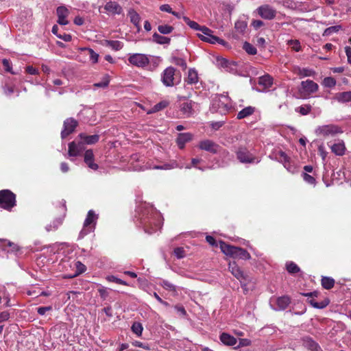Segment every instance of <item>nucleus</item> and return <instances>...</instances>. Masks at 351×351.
<instances>
[{
  "mask_svg": "<svg viewBox=\"0 0 351 351\" xmlns=\"http://www.w3.org/2000/svg\"><path fill=\"white\" fill-rule=\"evenodd\" d=\"M178 167V165L176 161L170 163H165L162 165H156L153 167L154 169L169 170Z\"/></svg>",
  "mask_w": 351,
  "mask_h": 351,
  "instance_id": "obj_37",
  "label": "nucleus"
},
{
  "mask_svg": "<svg viewBox=\"0 0 351 351\" xmlns=\"http://www.w3.org/2000/svg\"><path fill=\"white\" fill-rule=\"evenodd\" d=\"M132 332L136 334L138 337L141 336L143 332V326L139 322H134L132 326Z\"/></svg>",
  "mask_w": 351,
  "mask_h": 351,
  "instance_id": "obj_45",
  "label": "nucleus"
},
{
  "mask_svg": "<svg viewBox=\"0 0 351 351\" xmlns=\"http://www.w3.org/2000/svg\"><path fill=\"white\" fill-rule=\"evenodd\" d=\"M16 205V195L10 190L0 191V208L11 210Z\"/></svg>",
  "mask_w": 351,
  "mask_h": 351,
  "instance_id": "obj_5",
  "label": "nucleus"
},
{
  "mask_svg": "<svg viewBox=\"0 0 351 351\" xmlns=\"http://www.w3.org/2000/svg\"><path fill=\"white\" fill-rule=\"evenodd\" d=\"M182 19L193 29L201 32L202 27H204V26L199 25L197 22L191 21L187 16H184Z\"/></svg>",
  "mask_w": 351,
  "mask_h": 351,
  "instance_id": "obj_36",
  "label": "nucleus"
},
{
  "mask_svg": "<svg viewBox=\"0 0 351 351\" xmlns=\"http://www.w3.org/2000/svg\"><path fill=\"white\" fill-rule=\"evenodd\" d=\"M331 151L337 156H343L345 154L346 146L342 141H339L331 147Z\"/></svg>",
  "mask_w": 351,
  "mask_h": 351,
  "instance_id": "obj_28",
  "label": "nucleus"
},
{
  "mask_svg": "<svg viewBox=\"0 0 351 351\" xmlns=\"http://www.w3.org/2000/svg\"><path fill=\"white\" fill-rule=\"evenodd\" d=\"M153 40L160 45L169 44L171 39L168 37L161 36L158 33H154L153 35Z\"/></svg>",
  "mask_w": 351,
  "mask_h": 351,
  "instance_id": "obj_34",
  "label": "nucleus"
},
{
  "mask_svg": "<svg viewBox=\"0 0 351 351\" xmlns=\"http://www.w3.org/2000/svg\"><path fill=\"white\" fill-rule=\"evenodd\" d=\"M289 44L291 46L292 49L295 51H299L301 49L300 43L297 40H291Z\"/></svg>",
  "mask_w": 351,
  "mask_h": 351,
  "instance_id": "obj_54",
  "label": "nucleus"
},
{
  "mask_svg": "<svg viewBox=\"0 0 351 351\" xmlns=\"http://www.w3.org/2000/svg\"><path fill=\"white\" fill-rule=\"evenodd\" d=\"M62 220L61 219H55L51 224L46 226L47 231H53L58 228L62 224Z\"/></svg>",
  "mask_w": 351,
  "mask_h": 351,
  "instance_id": "obj_41",
  "label": "nucleus"
},
{
  "mask_svg": "<svg viewBox=\"0 0 351 351\" xmlns=\"http://www.w3.org/2000/svg\"><path fill=\"white\" fill-rule=\"evenodd\" d=\"M319 89V86L317 83L311 80H306L301 82V87L300 92L302 97H306L310 95L316 93Z\"/></svg>",
  "mask_w": 351,
  "mask_h": 351,
  "instance_id": "obj_7",
  "label": "nucleus"
},
{
  "mask_svg": "<svg viewBox=\"0 0 351 351\" xmlns=\"http://www.w3.org/2000/svg\"><path fill=\"white\" fill-rule=\"evenodd\" d=\"M258 84L265 88H269L273 84V78L271 75L266 74L259 77Z\"/></svg>",
  "mask_w": 351,
  "mask_h": 351,
  "instance_id": "obj_30",
  "label": "nucleus"
},
{
  "mask_svg": "<svg viewBox=\"0 0 351 351\" xmlns=\"http://www.w3.org/2000/svg\"><path fill=\"white\" fill-rule=\"evenodd\" d=\"M345 52L348 58V62L351 64V47L346 46L345 47Z\"/></svg>",
  "mask_w": 351,
  "mask_h": 351,
  "instance_id": "obj_64",
  "label": "nucleus"
},
{
  "mask_svg": "<svg viewBox=\"0 0 351 351\" xmlns=\"http://www.w3.org/2000/svg\"><path fill=\"white\" fill-rule=\"evenodd\" d=\"M198 104L192 101H186L180 105V111L183 115L184 118H189L195 114Z\"/></svg>",
  "mask_w": 351,
  "mask_h": 351,
  "instance_id": "obj_8",
  "label": "nucleus"
},
{
  "mask_svg": "<svg viewBox=\"0 0 351 351\" xmlns=\"http://www.w3.org/2000/svg\"><path fill=\"white\" fill-rule=\"evenodd\" d=\"M273 302L276 304V306L274 307V309L276 311H281L285 310L289 306L290 299L287 296H282L271 300L270 302L271 306L273 305Z\"/></svg>",
  "mask_w": 351,
  "mask_h": 351,
  "instance_id": "obj_18",
  "label": "nucleus"
},
{
  "mask_svg": "<svg viewBox=\"0 0 351 351\" xmlns=\"http://www.w3.org/2000/svg\"><path fill=\"white\" fill-rule=\"evenodd\" d=\"M333 99L339 103H347L351 101V91H346L336 93Z\"/></svg>",
  "mask_w": 351,
  "mask_h": 351,
  "instance_id": "obj_27",
  "label": "nucleus"
},
{
  "mask_svg": "<svg viewBox=\"0 0 351 351\" xmlns=\"http://www.w3.org/2000/svg\"><path fill=\"white\" fill-rule=\"evenodd\" d=\"M109 80L105 78L103 81L94 84V86L97 88H106L108 86Z\"/></svg>",
  "mask_w": 351,
  "mask_h": 351,
  "instance_id": "obj_59",
  "label": "nucleus"
},
{
  "mask_svg": "<svg viewBox=\"0 0 351 351\" xmlns=\"http://www.w3.org/2000/svg\"><path fill=\"white\" fill-rule=\"evenodd\" d=\"M312 107L309 104H305L295 108V111L302 115H306L311 111Z\"/></svg>",
  "mask_w": 351,
  "mask_h": 351,
  "instance_id": "obj_43",
  "label": "nucleus"
},
{
  "mask_svg": "<svg viewBox=\"0 0 351 351\" xmlns=\"http://www.w3.org/2000/svg\"><path fill=\"white\" fill-rule=\"evenodd\" d=\"M286 268L289 274H296L300 271V267L293 262H289L286 264Z\"/></svg>",
  "mask_w": 351,
  "mask_h": 351,
  "instance_id": "obj_39",
  "label": "nucleus"
},
{
  "mask_svg": "<svg viewBox=\"0 0 351 351\" xmlns=\"http://www.w3.org/2000/svg\"><path fill=\"white\" fill-rule=\"evenodd\" d=\"M105 10L112 14H121L123 9L121 6L115 1H108L104 5Z\"/></svg>",
  "mask_w": 351,
  "mask_h": 351,
  "instance_id": "obj_21",
  "label": "nucleus"
},
{
  "mask_svg": "<svg viewBox=\"0 0 351 351\" xmlns=\"http://www.w3.org/2000/svg\"><path fill=\"white\" fill-rule=\"evenodd\" d=\"M231 106L229 102V98L224 95H219L215 97L211 104L210 111L212 112H219L226 114Z\"/></svg>",
  "mask_w": 351,
  "mask_h": 351,
  "instance_id": "obj_2",
  "label": "nucleus"
},
{
  "mask_svg": "<svg viewBox=\"0 0 351 351\" xmlns=\"http://www.w3.org/2000/svg\"><path fill=\"white\" fill-rule=\"evenodd\" d=\"M314 74H315L314 71H313L312 69H306V68L299 69L298 72V75L300 77L313 76Z\"/></svg>",
  "mask_w": 351,
  "mask_h": 351,
  "instance_id": "obj_42",
  "label": "nucleus"
},
{
  "mask_svg": "<svg viewBox=\"0 0 351 351\" xmlns=\"http://www.w3.org/2000/svg\"><path fill=\"white\" fill-rule=\"evenodd\" d=\"M3 93L7 96H10L14 93V88L12 86L5 85L3 87Z\"/></svg>",
  "mask_w": 351,
  "mask_h": 351,
  "instance_id": "obj_62",
  "label": "nucleus"
},
{
  "mask_svg": "<svg viewBox=\"0 0 351 351\" xmlns=\"http://www.w3.org/2000/svg\"><path fill=\"white\" fill-rule=\"evenodd\" d=\"M76 267H77V271L75 274L72 276L71 277H75L78 276L79 274L83 273L86 270V267L84 264H82L81 262L77 261L75 263Z\"/></svg>",
  "mask_w": 351,
  "mask_h": 351,
  "instance_id": "obj_50",
  "label": "nucleus"
},
{
  "mask_svg": "<svg viewBox=\"0 0 351 351\" xmlns=\"http://www.w3.org/2000/svg\"><path fill=\"white\" fill-rule=\"evenodd\" d=\"M256 11L261 18L266 20H272L276 16V10L267 4L259 6Z\"/></svg>",
  "mask_w": 351,
  "mask_h": 351,
  "instance_id": "obj_13",
  "label": "nucleus"
},
{
  "mask_svg": "<svg viewBox=\"0 0 351 351\" xmlns=\"http://www.w3.org/2000/svg\"><path fill=\"white\" fill-rule=\"evenodd\" d=\"M169 105V102L167 101H162L157 104H156L154 107V111H159L164 108H165Z\"/></svg>",
  "mask_w": 351,
  "mask_h": 351,
  "instance_id": "obj_52",
  "label": "nucleus"
},
{
  "mask_svg": "<svg viewBox=\"0 0 351 351\" xmlns=\"http://www.w3.org/2000/svg\"><path fill=\"white\" fill-rule=\"evenodd\" d=\"M303 295L308 297L307 301L310 304L316 308H324L326 306H327L329 304V300L328 299H325L324 300H322L321 302H317L313 297H317L318 296V292L317 291H313V292H308V293H302Z\"/></svg>",
  "mask_w": 351,
  "mask_h": 351,
  "instance_id": "obj_14",
  "label": "nucleus"
},
{
  "mask_svg": "<svg viewBox=\"0 0 351 351\" xmlns=\"http://www.w3.org/2000/svg\"><path fill=\"white\" fill-rule=\"evenodd\" d=\"M157 284L165 290L172 292L175 295L177 294V287L169 280L165 279H159Z\"/></svg>",
  "mask_w": 351,
  "mask_h": 351,
  "instance_id": "obj_25",
  "label": "nucleus"
},
{
  "mask_svg": "<svg viewBox=\"0 0 351 351\" xmlns=\"http://www.w3.org/2000/svg\"><path fill=\"white\" fill-rule=\"evenodd\" d=\"M278 156L279 159L282 162H283L284 164H287V162H289V158L288 157L285 152L280 151L278 153Z\"/></svg>",
  "mask_w": 351,
  "mask_h": 351,
  "instance_id": "obj_58",
  "label": "nucleus"
},
{
  "mask_svg": "<svg viewBox=\"0 0 351 351\" xmlns=\"http://www.w3.org/2000/svg\"><path fill=\"white\" fill-rule=\"evenodd\" d=\"M174 254L178 258H182L185 256V252L183 247H176L174 250Z\"/></svg>",
  "mask_w": 351,
  "mask_h": 351,
  "instance_id": "obj_53",
  "label": "nucleus"
},
{
  "mask_svg": "<svg viewBox=\"0 0 351 351\" xmlns=\"http://www.w3.org/2000/svg\"><path fill=\"white\" fill-rule=\"evenodd\" d=\"M336 84L335 79L332 77H326L322 81V85L327 88H332L335 86Z\"/></svg>",
  "mask_w": 351,
  "mask_h": 351,
  "instance_id": "obj_40",
  "label": "nucleus"
},
{
  "mask_svg": "<svg viewBox=\"0 0 351 351\" xmlns=\"http://www.w3.org/2000/svg\"><path fill=\"white\" fill-rule=\"evenodd\" d=\"M302 177L304 180L311 184H315V179L311 176V175H308L306 173H303Z\"/></svg>",
  "mask_w": 351,
  "mask_h": 351,
  "instance_id": "obj_55",
  "label": "nucleus"
},
{
  "mask_svg": "<svg viewBox=\"0 0 351 351\" xmlns=\"http://www.w3.org/2000/svg\"><path fill=\"white\" fill-rule=\"evenodd\" d=\"M2 63H3V67L5 69V70L8 72H10L14 74V72L12 71V67H11V65H10V62L7 59H3V61H2Z\"/></svg>",
  "mask_w": 351,
  "mask_h": 351,
  "instance_id": "obj_61",
  "label": "nucleus"
},
{
  "mask_svg": "<svg viewBox=\"0 0 351 351\" xmlns=\"http://www.w3.org/2000/svg\"><path fill=\"white\" fill-rule=\"evenodd\" d=\"M77 125L78 122L75 119L72 117L66 119L63 123V129L61 131L62 138H65L73 133Z\"/></svg>",
  "mask_w": 351,
  "mask_h": 351,
  "instance_id": "obj_12",
  "label": "nucleus"
},
{
  "mask_svg": "<svg viewBox=\"0 0 351 351\" xmlns=\"http://www.w3.org/2000/svg\"><path fill=\"white\" fill-rule=\"evenodd\" d=\"M129 62L137 67L144 68L149 63L148 56L143 53H133L128 58Z\"/></svg>",
  "mask_w": 351,
  "mask_h": 351,
  "instance_id": "obj_9",
  "label": "nucleus"
},
{
  "mask_svg": "<svg viewBox=\"0 0 351 351\" xmlns=\"http://www.w3.org/2000/svg\"><path fill=\"white\" fill-rule=\"evenodd\" d=\"M84 150V143L79 142L76 143L73 141L69 144L68 154L70 157H75L79 156Z\"/></svg>",
  "mask_w": 351,
  "mask_h": 351,
  "instance_id": "obj_17",
  "label": "nucleus"
},
{
  "mask_svg": "<svg viewBox=\"0 0 351 351\" xmlns=\"http://www.w3.org/2000/svg\"><path fill=\"white\" fill-rule=\"evenodd\" d=\"M78 136L80 138L81 140H82V142L84 143V144H88V145L95 144L97 142H98V141L99 139V136L97 134L88 136L84 133H81L79 134Z\"/></svg>",
  "mask_w": 351,
  "mask_h": 351,
  "instance_id": "obj_26",
  "label": "nucleus"
},
{
  "mask_svg": "<svg viewBox=\"0 0 351 351\" xmlns=\"http://www.w3.org/2000/svg\"><path fill=\"white\" fill-rule=\"evenodd\" d=\"M237 158L241 163H258V160L253 152L244 146H240L236 152Z\"/></svg>",
  "mask_w": 351,
  "mask_h": 351,
  "instance_id": "obj_6",
  "label": "nucleus"
},
{
  "mask_svg": "<svg viewBox=\"0 0 351 351\" xmlns=\"http://www.w3.org/2000/svg\"><path fill=\"white\" fill-rule=\"evenodd\" d=\"M247 27V24L245 22L242 21H238L234 24V27L239 32H243Z\"/></svg>",
  "mask_w": 351,
  "mask_h": 351,
  "instance_id": "obj_51",
  "label": "nucleus"
},
{
  "mask_svg": "<svg viewBox=\"0 0 351 351\" xmlns=\"http://www.w3.org/2000/svg\"><path fill=\"white\" fill-rule=\"evenodd\" d=\"M219 247L223 253L234 258L249 260L251 258L250 254L245 249L228 245L222 241H219Z\"/></svg>",
  "mask_w": 351,
  "mask_h": 351,
  "instance_id": "obj_1",
  "label": "nucleus"
},
{
  "mask_svg": "<svg viewBox=\"0 0 351 351\" xmlns=\"http://www.w3.org/2000/svg\"><path fill=\"white\" fill-rule=\"evenodd\" d=\"M108 280L109 281H112V282H114L117 284H119V285H126L127 283L126 282H125L124 280H121V279H119L118 278H116L113 276H108Z\"/></svg>",
  "mask_w": 351,
  "mask_h": 351,
  "instance_id": "obj_60",
  "label": "nucleus"
},
{
  "mask_svg": "<svg viewBox=\"0 0 351 351\" xmlns=\"http://www.w3.org/2000/svg\"><path fill=\"white\" fill-rule=\"evenodd\" d=\"M341 129L335 125H326L318 127L315 130V133L318 136H332L338 133H341Z\"/></svg>",
  "mask_w": 351,
  "mask_h": 351,
  "instance_id": "obj_10",
  "label": "nucleus"
},
{
  "mask_svg": "<svg viewBox=\"0 0 351 351\" xmlns=\"http://www.w3.org/2000/svg\"><path fill=\"white\" fill-rule=\"evenodd\" d=\"M220 340L223 344L227 346H234L237 342L235 337L226 332H223L220 335Z\"/></svg>",
  "mask_w": 351,
  "mask_h": 351,
  "instance_id": "obj_29",
  "label": "nucleus"
},
{
  "mask_svg": "<svg viewBox=\"0 0 351 351\" xmlns=\"http://www.w3.org/2000/svg\"><path fill=\"white\" fill-rule=\"evenodd\" d=\"M171 62L176 65L182 67L183 70H185L187 67L186 61L182 58L173 57Z\"/></svg>",
  "mask_w": 351,
  "mask_h": 351,
  "instance_id": "obj_44",
  "label": "nucleus"
},
{
  "mask_svg": "<svg viewBox=\"0 0 351 351\" xmlns=\"http://www.w3.org/2000/svg\"><path fill=\"white\" fill-rule=\"evenodd\" d=\"M193 134L189 132L180 133L178 134L176 142L180 149H183L186 143L191 141Z\"/></svg>",
  "mask_w": 351,
  "mask_h": 351,
  "instance_id": "obj_23",
  "label": "nucleus"
},
{
  "mask_svg": "<svg viewBox=\"0 0 351 351\" xmlns=\"http://www.w3.org/2000/svg\"><path fill=\"white\" fill-rule=\"evenodd\" d=\"M217 63L221 67L226 69L228 71H232L233 70L232 66H235L234 62H230L225 58L217 59Z\"/></svg>",
  "mask_w": 351,
  "mask_h": 351,
  "instance_id": "obj_33",
  "label": "nucleus"
},
{
  "mask_svg": "<svg viewBox=\"0 0 351 351\" xmlns=\"http://www.w3.org/2000/svg\"><path fill=\"white\" fill-rule=\"evenodd\" d=\"M10 318V313L8 311H3L0 313V323L8 320Z\"/></svg>",
  "mask_w": 351,
  "mask_h": 351,
  "instance_id": "obj_63",
  "label": "nucleus"
},
{
  "mask_svg": "<svg viewBox=\"0 0 351 351\" xmlns=\"http://www.w3.org/2000/svg\"><path fill=\"white\" fill-rule=\"evenodd\" d=\"M97 219V215H96L93 210H90L88 212L84 222L83 228L79 234L80 239L84 238L86 234L94 230Z\"/></svg>",
  "mask_w": 351,
  "mask_h": 351,
  "instance_id": "obj_3",
  "label": "nucleus"
},
{
  "mask_svg": "<svg viewBox=\"0 0 351 351\" xmlns=\"http://www.w3.org/2000/svg\"><path fill=\"white\" fill-rule=\"evenodd\" d=\"M128 15L130 17V22L136 27L138 31H140L141 28L140 15L134 9H130Z\"/></svg>",
  "mask_w": 351,
  "mask_h": 351,
  "instance_id": "obj_24",
  "label": "nucleus"
},
{
  "mask_svg": "<svg viewBox=\"0 0 351 351\" xmlns=\"http://www.w3.org/2000/svg\"><path fill=\"white\" fill-rule=\"evenodd\" d=\"M6 245L8 246V252H15L19 250V246L11 241L6 242Z\"/></svg>",
  "mask_w": 351,
  "mask_h": 351,
  "instance_id": "obj_56",
  "label": "nucleus"
},
{
  "mask_svg": "<svg viewBox=\"0 0 351 351\" xmlns=\"http://www.w3.org/2000/svg\"><path fill=\"white\" fill-rule=\"evenodd\" d=\"M158 30L162 34H169L173 32V27L168 25H161L158 27Z\"/></svg>",
  "mask_w": 351,
  "mask_h": 351,
  "instance_id": "obj_46",
  "label": "nucleus"
},
{
  "mask_svg": "<svg viewBox=\"0 0 351 351\" xmlns=\"http://www.w3.org/2000/svg\"><path fill=\"white\" fill-rule=\"evenodd\" d=\"M84 162L91 169L97 170L99 168L98 165L94 162V154L92 149H88L85 152Z\"/></svg>",
  "mask_w": 351,
  "mask_h": 351,
  "instance_id": "obj_22",
  "label": "nucleus"
},
{
  "mask_svg": "<svg viewBox=\"0 0 351 351\" xmlns=\"http://www.w3.org/2000/svg\"><path fill=\"white\" fill-rule=\"evenodd\" d=\"M341 29V25L330 26L324 30V32L323 33V36H330V35L333 34L334 33L338 32Z\"/></svg>",
  "mask_w": 351,
  "mask_h": 351,
  "instance_id": "obj_38",
  "label": "nucleus"
},
{
  "mask_svg": "<svg viewBox=\"0 0 351 351\" xmlns=\"http://www.w3.org/2000/svg\"><path fill=\"white\" fill-rule=\"evenodd\" d=\"M199 147L200 149L209 152L212 154H217L219 152L220 149V147L210 140H204L200 141Z\"/></svg>",
  "mask_w": 351,
  "mask_h": 351,
  "instance_id": "obj_16",
  "label": "nucleus"
},
{
  "mask_svg": "<svg viewBox=\"0 0 351 351\" xmlns=\"http://www.w3.org/2000/svg\"><path fill=\"white\" fill-rule=\"evenodd\" d=\"M228 269L231 274L241 282V284L245 285L247 280V276L244 274L243 271H241L235 262L229 263Z\"/></svg>",
  "mask_w": 351,
  "mask_h": 351,
  "instance_id": "obj_15",
  "label": "nucleus"
},
{
  "mask_svg": "<svg viewBox=\"0 0 351 351\" xmlns=\"http://www.w3.org/2000/svg\"><path fill=\"white\" fill-rule=\"evenodd\" d=\"M255 112V108L252 106H247L242 109L237 113V118L242 119L252 115Z\"/></svg>",
  "mask_w": 351,
  "mask_h": 351,
  "instance_id": "obj_32",
  "label": "nucleus"
},
{
  "mask_svg": "<svg viewBox=\"0 0 351 351\" xmlns=\"http://www.w3.org/2000/svg\"><path fill=\"white\" fill-rule=\"evenodd\" d=\"M243 48L248 54L250 55H255L257 52L256 49L247 42L244 43Z\"/></svg>",
  "mask_w": 351,
  "mask_h": 351,
  "instance_id": "obj_49",
  "label": "nucleus"
},
{
  "mask_svg": "<svg viewBox=\"0 0 351 351\" xmlns=\"http://www.w3.org/2000/svg\"><path fill=\"white\" fill-rule=\"evenodd\" d=\"M335 280L330 277H323L322 278V285L326 289H330L334 287Z\"/></svg>",
  "mask_w": 351,
  "mask_h": 351,
  "instance_id": "obj_35",
  "label": "nucleus"
},
{
  "mask_svg": "<svg viewBox=\"0 0 351 351\" xmlns=\"http://www.w3.org/2000/svg\"><path fill=\"white\" fill-rule=\"evenodd\" d=\"M132 345L136 346V347L141 348H143L144 350H150V347H149V346L147 343H142V342L138 341H135L132 342Z\"/></svg>",
  "mask_w": 351,
  "mask_h": 351,
  "instance_id": "obj_57",
  "label": "nucleus"
},
{
  "mask_svg": "<svg viewBox=\"0 0 351 351\" xmlns=\"http://www.w3.org/2000/svg\"><path fill=\"white\" fill-rule=\"evenodd\" d=\"M202 34H197V36L203 41L215 44L216 43H223V40L213 34V32L206 26L202 27Z\"/></svg>",
  "mask_w": 351,
  "mask_h": 351,
  "instance_id": "obj_11",
  "label": "nucleus"
},
{
  "mask_svg": "<svg viewBox=\"0 0 351 351\" xmlns=\"http://www.w3.org/2000/svg\"><path fill=\"white\" fill-rule=\"evenodd\" d=\"M56 12L58 17V23L61 25H67L69 21L66 18L69 14V10L65 6L62 5L58 7Z\"/></svg>",
  "mask_w": 351,
  "mask_h": 351,
  "instance_id": "obj_19",
  "label": "nucleus"
},
{
  "mask_svg": "<svg viewBox=\"0 0 351 351\" xmlns=\"http://www.w3.org/2000/svg\"><path fill=\"white\" fill-rule=\"evenodd\" d=\"M108 46L110 47L114 50L119 51L122 49L123 45L119 40H109L108 41Z\"/></svg>",
  "mask_w": 351,
  "mask_h": 351,
  "instance_id": "obj_47",
  "label": "nucleus"
},
{
  "mask_svg": "<svg viewBox=\"0 0 351 351\" xmlns=\"http://www.w3.org/2000/svg\"><path fill=\"white\" fill-rule=\"evenodd\" d=\"M302 345L310 351H319L321 350L319 344L311 337L306 336L302 339Z\"/></svg>",
  "mask_w": 351,
  "mask_h": 351,
  "instance_id": "obj_20",
  "label": "nucleus"
},
{
  "mask_svg": "<svg viewBox=\"0 0 351 351\" xmlns=\"http://www.w3.org/2000/svg\"><path fill=\"white\" fill-rule=\"evenodd\" d=\"M179 72L173 66L167 67L160 75V80L165 87H173L177 83L176 79Z\"/></svg>",
  "mask_w": 351,
  "mask_h": 351,
  "instance_id": "obj_4",
  "label": "nucleus"
},
{
  "mask_svg": "<svg viewBox=\"0 0 351 351\" xmlns=\"http://www.w3.org/2000/svg\"><path fill=\"white\" fill-rule=\"evenodd\" d=\"M186 82L189 84H195L198 82V74L195 69H189Z\"/></svg>",
  "mask_w": 351,
  "mask_h": 351,
  "instance_id": "obj_31",
  "label": "nucleus"
},
{
  "mask_svg": "<svg viewBox=\"0 0 351 351\" xmlns=\"http://www.w3.org/2000/svg\"><path fill=\"white\" fill-rule=\"evenodd\" d=\"M84 51H86L90 56V59L93 63H96L98 61L99 55L96 52H95L92 49L90 48H84L82 49Z\"/></svg>",
  "mask_w": 351,
  "mask_h": 351,
  "instance_id": "obj_48",
  "label": "nucleus"
}]
</instances>
